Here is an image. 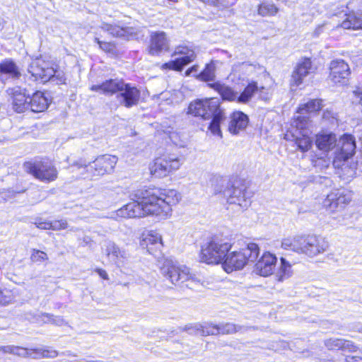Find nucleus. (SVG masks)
Masks as SVG:
<instances>
[{"instance_id":"nucleus-1","label":"nucleus","mask_w":362,"mask_h":362,"mask_svg":"<svg viewBox=\"0 0 362 362\" xmlns=\"http://www.w3.org/2000/svg\"><path fill=\"white\" fill-rule=\"evenodd\" d=\"M133 197V202L117 210V217L131 218L153 215L165 218L171 211L170 206L181 199L180 193L175 189L158 188L139 190Z\"/></svg>"},{"instance_id":"nucleus-2","label":"nucleus","mask_w":362,"mask_h":362,"mask_svg":"<svg viewBox=\"0 0 362 362\" xmlns=\"http://www.w3.org/2000/svg\"><path fill=\"white\" fill-rule=\"evenodd\" d=\"M160 269L163 277L175 286L197 289L201 285V280L190 272L189 268L173 259H165Z\"/></svg>"},{"instance_id":"nucleus-3","label":"nucleus","mask_w":362,"mask_h":362,"mask_svg":"<svg viewBox=\"0 0 362 362\" xmlns=\"http://www.w3.org/2000/svg\"><path fill=\"white\" fill-rule=\"evenodd\" d=\"M341 146L335 153L332 160V164L335 168L340 169L338 173L346 182H349L356 175V165L353 164L349 166L347 160L354 153L356 150L355 138L351 134H344L339 139Z\"/></svg>"},{"instance_id":"nucleus-4","label":"nucleus","mask_w":362,"mask_h":362,"mask_svg":"<svg viewBox=\"0 0 362 362\" xmlns=\"http://www.w3.org/2000/svg\"><path fill=\"white\" fill-rule=\"evenodd\" d=\"M259 255V247L255 243H250L239 251L226 252L222 262L223 269L227 273L240 270L249 262H255Z\"/></svg>"},{"instance_id":"nucleus-5","label":"nucleus","mask_w":362,"mask_h":362,"mask_svg":"<svg viewBox=\"0 0 362 362\" xmlns=\"http://www.w3.org/2000/svg\"><path fill=\"white\" fill-rule=\"evenodd\" d=\"M117 157L112 155H103L97 157L92 163L86 164L85 162L80 160L75 163V166L78 169L83 168L84 178H93L105 174H110L117 163Z\"/></svg>"},{"instance_id":"nucleus-6","label":"nucleus","mask_w":362,"mask_h":362,"mask_svg":"<svg viewBox=\"0 0 362 362\" xmlns=\"http://www.w3.org/2000/svg\"><path fill=\"white\" fill-rule=\"evenodd\" d=\"M230 247L229 243L214 238L202 247L199 255L200 261L209 264L222 262Z\"/></svg>"},{"instance_id":"nucleus-7","label":"nucleus","mask_w":362,"mask_h":362,"mask_svg":"<svg viewBox=\"0 0 362 362\" xmlns=\"http://www.w3.org/2000/svg\"><path fill=\"white\" fill-rule=\"evenodd\" d=\"M25 170L35 179L43 182H51L57 178L58 171L55 166L47 160H34L25 162Z\"/></svg>"},{"instance_id":"nucleus-8","label":"nucleus","mask_w":362,"mask_h":362,"mask_svg":"<svg viewBox=\"0 0 362 362\" xmlns=\"http://www.w3.org/2000/svg\"><path fill=\"white\" fill-rule=\"evenodd\" d=\"M315 239L305 236H293L284 238L281 247L285 250H292L298 253H303L308 257H313L317 252V246L315 245Z\"/></svg>"},{"instance_id":"nucleus-9","label":"nucleus","mask_w":362,"mask_h":362,"mask_svg":"<svg viewBox=\"0 0 362 362\" xmlns=\"http://www.w3.org/2000/svg\"><path fill=\"white\" fill-rule=\"evenodd\" d=\"M219 108V100L217 98L197 100L189 104L187 113L204 119H209Z\"/></svg>"},{"instance_id":"nucleus-10","label":"nucleus","mask_w":362,"mask_h":362,"mask_svg":"<svg viewBox=\"0 0 362 362\" xmlns=\"http://www.w3.org/2000/svg\"><path fill=\"white\" fill-rule=\"evenodd\" d=\"M352 197L353 192L348 189H334L326 194L322 204L327 209L334 211L338 209L344 208L351 201Z\"/></svg>"},{"instance_id":"nucleus-11","label":"nucleus","mask_w":362,"mask_h":362,"mask_svg":"<svg viewBox=\"0 0 362 362\" xmlns=\"http://www.w3.org/2000/svg\"><path fill=\"white\" fill-rule=\"evenodd\" d=\"M227 197L228 210L235 213H240L247 209L251 201L245 189L238 187H232L224 192Z\"/></svg>"},{"instance_id":"nucleus-12","label":"nucleus","mask_w":362,"mask_h":362,"mask_svg":"<svg viewBox=\"0 0 362 362\" xmlns=\"http://www.w3.org/2000/svg\"><path fill=\"white\" fill-rule=\"evenodd\" d=\"M242 327L232 323L222 324L220 325H196L194 327H186L185 330L190 334L202 336L216 335L218 334H230L240 331Z\"/></svg>"},{"instance_id":"nucleus-13","label":"nucleus","mask_w":362,"mask_h":362,"mask_svg":"<svg viewBox=\"0 0 362 362\" xmlns=\"http://www.w3.org/2000/svg\"><path fill=\"white\" fill-rule=\"evenodd\" d=\"M180 55L175 60H171L162 65L163 69H170L180 71L183 67L190 62H193L196 58V54L194 50L185 46H178L175 48L172 56Z\"/></svg>"},{"instance_id":"nucleus-14","label":"nucleus","mask_w":362,"mask_h":362,"mask_svg":"<svg viewBox=\"0 0 362 362\" xmlns=\"http://www.w3.org/2000/svg\"><path fill=\"white\" fill-rule=\"evenodd\" d=\"M0 351L4 354H13L22 357H31L33 358H54L58 355L57 351L52 349H28L11 345L0 346Z\"/></svg>"},{"instance_id":"nucleus-15","label":"nucleus","mask_w":362,"mask_h":362,"mask_svg":"<svg viewBox=\"0 0 362 362\" xmlns=\"http://www.w3.org/2000/svg\"><path fill=\"white\" fill-rule=\"evenodd\" d=\"M337 144L336 135L332 132L318 133V151H322L324 156H320L318 153V166L320 160L322 162V168L329 167L332 157L329 156V152L334 149Z\"/></svg>"},{"instance_id":"nucleus-16","label":"nucleus","mask_w":362,"mask_h":362,"mask_svg":"<svg viewBox=\"0 0 362 362\" xmlns=\"http://www.w3.org/2000/svg\"><path fill=\"white\" fill-rule=\"evenodd\" d=\"M35 81L40 80L42 83L49 81L53 74V67L49 62L40 58L33 59L28 69Z\"/></svg>"},{"instance_id":"nucleus-17","label":"nucleus","mask_w":362,"mask_h":362,"mask_svg":"<svg viewBox=\"0 0 362 362\" xmlns=\"http://www.w3.org/2000/svg\"><path fill=\"white\" fill-rule=\"evenodd\" d=\"M329 77L333 83L341 85L347 83L351 71L349 66L344 60H332L329 65Z\"/></svg>"},{"instance_id":"nucleus-18","label":"nucleus","mask_w":362,"mask_h":362,"mask_svg":"<svg viewBox=\"0 0 362 362\" xmlns=\"http://www.w3.org/2000/svg\"><path fill=\"white\" fill-rule=\"evenodd\" d=\"M140 98V91L129 83L124 84L119 93L117 95V101L121 105L129 108L136 105Z\"/></svg>"},{"instance_id":"nucleus-19","label":"nucleus","mask_w":362,"mask_h":362,"mask_svg":"<svg viewBox=\"0 0 362 362\" xmlns=\"http://www.w3.org/2000/svg\"><path fill=\"white\" fill-rule=\"evenodd\" d=\"M168 49L169 40L166 34L163 31L152 32L150 35L148 53L152 56H158Z\"/></svg>"},{"instance_id":"nucleus-20","label":"nucleus","mask_w":362,"mask_h":362,"mask_svg":"<svg viewBox=\"0 0 362 362\" xmlns=\"http://www.w3.org/2000/svg\"><path fill=\"white\" fill-rule=\"evenodd\" d=\"M13 110L18 112H24L29 110V94L25 88L17 86L10 90Z\"/></svg>"},{"instance_id":"nucleus-21","label":"nucleus","mask_w":362,"mask_h":362,"mask_svg":"<svg viewBox=\"0 0 362 362\" xmlns=\"http://www.w3.org/2000/svg\"><path fill=\"white\" fill-rule=\"evenodd\" d=\"M104 253L110 262L120 267L129 257V254L123 248H120L114 242L108 241L105 245Z\"/></svg>"},{"instance_id":"nucleus-22","label":"nucleus","mask_w":362,"mask_h":362,"mask_svg":"<svg viewBox=\"0 0 362 362\" xmlns=\"http://www.w3.org/2000/svg\"><path fill=\"white\" fill-rule=\"evenodd\" d=\"M276 257L270 252H264L260 259L256 262L253 272L262 276H268L273 274Z\"/></svg>"},{"instance_id":"nucleus-23","label":"nucleus","mask_w":362,"mask_h":362,"mask_svg":"<svg viewBox=\"0 0 362 362\" xmlns=\"http://www.w3.org/2000/svg\"><path fill=\"white\" fill-rule=\"evenodd\" d=\"M21 76L20 68L13 59L6 58L0 62V81L1 82L6 83L10 79L16 80Z\"/></svg>"},{"instance_id":"nucleus-24","label":"nucleus","mask_w":362,"mask_h":362,"mask_svg":"<svg viewBox=\"0 0 362 362\" xmlns=\"http://www.w3.org/2000/svg\"><path fill=\"white\" fill-rule=\"evenodd\" d=\"M141 246L146 248L147 251L153 255H156L157 252L163 247L161 235L156 231L151 230L146 235H144Z\"/></svg>"},{"instance_id":"nucleus-25","label":"nucleus","mask_w":362,"mask_h":362,"mask_svg":"<svg viewBox=\"0 0 362 362\" xmlns=\"http://www.w3.org/2000/svg\"><path fill=\"white\" fill-rule=\"evenodd\" d=\"M310 69L311 62L310 59L305 58L299 62L291 76V87H297L303 83V78L309 74Z\"/></svg>"},{"instance_id":"nucleus-26","label":"nucleus","mask_w":362,"mask_h":362,"mask_svg":"<svg viewBox=\"0 0 362 362\" xmlns=\"http://www.w3.org/2000/svg\"><path fill=\"white\" fill-rule=\"evenodd\" d=\"M124 82L122 79H110L103 82L100 85H93L90 87V90L102 93L106 95H112L119 93L121 88L124 87Z\"/></svg>"},{"instance_id":"nucleus-27","label":"nucleus","mask_w":362,"mask_h":362,"mask_svg":"<svg viewBox=\"0 0 362 362\" xmlns=\"http://www.w3.org/2000/svg\"><path fill=\"white\" fill-rule=\"evenodd\" d=\"M344 29H362V0L359 1L356 11L346 15V19L341 24Z\"/></svg>"},{"instance_id":"nucleus-28","label":"nucleus","mask_w":362,"mask_h":362,"mask_svg":"<svg viewBox=\"0 0 362 362\" xmlns=\"http://www.w3.org/2000/svg\"><path fill=\"white\" fill-rule=\"evenodd\" d=\"M45 94L40 91H37L29 96V110L34 112H41L47 110L49 102Z\"/></svg>"},{"instance_id":"nucleus-29","label":"nucleus","mask_w":362,"mask_h":362,"mask_svg":"<svg viewBox=\"0 0 362 362\" xmlns=\"http://www.w3.org/2000/svg\"><path fill=\"white\" fill-rule=\"evenodd\" d=\"M248 124L247 116L242 112H234L228 126V130L233 134H237L245 129Z\"/></svg>"},{"instance_id":"nucleus-30","label":"nucleus","mask_w":362,"mask_h":362,"mask_svg":"<svg viewBox=\"0 0 362 362\" xmlns=\"http://www.w3.org/2000/svg\"><path fill=\"white\" fill-rule=\"evenodd\" d=\"M315 100H314L300 106L298 110V113H299L300 115L296 117V127L300 129L305 127L307 122L305 119L306 117L304 115L310 114L313 112L315 113Z\"/></svg>"},{"instance_id":"nucleus-31","label":"nucleus","mask_w":362,"mask_h":362,"mask_svg":"<svg viewBox=\"0 0 362 362\" xmlns=\"http://www.w3.org/2000/svg\"><path fill=\"white\" fill-rule=\"evenodd\" d=\"M101 28L115 37H128L134 33V30L132 28H124L119 25H110L106 23H102Z\"/></svg>"},{"instance_id":"nucleus-32","label":"nucleus","mask_w":362,"mask_h":362,"mask_svg":"<svg viewBox=\"0 0 362 362\" xmlns=\"http://www.w3.org/2000/svg\"><path fill=\"white\" fill-rule=\"evenodd\" d=\"M208 86L217 91L223 100L228 101L238 100V93L234 92L229 86L219 82L209 83Z\"/></svg>"},{"instance_id":"nucleus-33","label":"nucleus","mask_w":362,"mask_h":362,"mask_svg":"<svg viewBox=\"0 0 362 362\" xmlns=\"http://www.w3.org/2000/svg\"><path fill=\"white\" fill-rule=\"evenodd\" d=\"M212 120L210 123L209 129L211 133L214 135L222 136L221 131L220 129V124L225 119L223 111L219 108L214 112V115L211 117Z\"/></svg>"},{"instance_id":"nucleus-34","label":"nucleus","mask_w":362,"mask_h":362,"mask_svg":"<svg viewBox=\"0 0 362 362\" xmlns=\"http://www.w3.org/2000/svg\"><path fill=\"white\" fill-rule=\"evenodd\" d=\"M163 163L168 167V172L170 174L177 170L181 165L180 160L174 154H164L160 156Z\"/></svg>"},{"instance_id":"nucleus-35","label":"nucleus","mask_w":362,"mask_h":362,"mask_svg":"<svg viewBox=\"0 0 362 362\" xmlns=\"http://www.w3.org/2000/svg\"><path fill=\"white\" fill-rule=\"evenodd\" d=\"M150 171L156 177H163L169 175L168 167L163 163L160 157L156 158L150 165Z\"/></svg>"},{"instance_id":"nucleus-36","label":"nucleus","mask_w":362,"mask_h":362,"mask_svg":"<svg viewBox=\"0 0 362 362\" xmlns=\"http://www.w3.org/2000/svg\"><path fill=\"white\" fill-rule=\"evenodd\" d=\"M219 63L218 61H211L206 65L205 69L199 74L197 77L204 81H213L215 78L216 64Z\"/></svg>"},{"instance_id":"nucleus-37","label":"nucleus","mask_w":362,"mask_h":362,"mask_svg":"<svg viewBox=\"0 0 362 362\" xmlns=\"http://www.w3.org/2000/svg\"><path fill=\"white\" fill-rule=\"evenodd\" d=\"M259 90L256 82L250 83L244 89L243 93L238 97V102L240 103H247L253 96L254 93Z\"/></svg>"},{"instance_id":"nucleus-38","label":"nucleus","mask_w":362,"mask_h":362,"mask_svg":"<svg viewBox=\"0 0 362 362\" xmlns=\"http://www.w3.org/2000/svg\"><path fill=\"white\" fill-rule=\"evenodd\" d=\"M278 11L279 8L272 1H264L258 7V13L262 16H272Z\"/></svg>"},{"instance_id":"nucleus-39","label":"nucleus","mask_w":362,"mask_h":362,"mask_svg":"<svg viewBox=\"0 0 362 362\" xmlns=\"http://www.w3.org/2000/svg\"><path fill=\"white\" fill-rule=\"evenodd\" d=\"M291 266L289 262H287L285 258L281 257L279 272L276 274L277 280L279 281H283L284 279L288 278L291 273Z\"/></svg>"},{"instance_id":"nucleus-40","label":"nucleus","mask_w":362,"mask_h":362,"mask_svg":"<svg viewBox=\"0 0 362 362\" xmlns=\"http://www.w3.org/2000/svg\"><path fill=\"white\" fill-rule=\"evenodd\" d=\"M199 1L216 7L220 10H223L230 7V4L228 0H199Z\"/></svg>"},{"instance_id":"nucleus-41","label":"nucleus","mask_w":362,"mask_h":362,"mask_svg":"<svg viewBox=\"0 0 362 362\" xmlns=\"http://www.w3.org/2000/svg\"><path fill=\"white\" fill-rule=\"evenodd\" d=\"M343 339L330 338L325 341V346L329 350H341Z\"/></svg>"},{"instance_id":"nucleus-42","label":"nucleus","mask_w":362,"mask_h":362,"mask_svg":"<svg viewBox=\"0 0 362 362\" xmlns=\"http://www.w3.org/2000/svg\"><path fill=\"white\" fill-rule=\"evenodd\" d=\"M311 143L310 139L305 136L296 139V144L302 151H307L310 148Z\"/></svg>"},{"instance_id":"nucleus-43","label":"nucleus","mask_w":362,"mask_h":362,"mask_svg":"<svg viewBox=\"0 0 362 362\" xmlns=\"http://www.w3.org/2000/svg\"><path fill=\"white\" fill-rule=\"evenodd\" d=\"M49 81H52L57 84H65L66 78L62 71L57 70L53 68V74Z\"/></svg>"},{"instance_id":"nucleus-44","label":"nucleus","mask_w":362,"mask_h":362,"mask_svg":"<svg viewBox=\"0 0 362 362\" xmlns=\"http://www.w3.org/2000/svg\"><path fill=\"white\" fill-rule=\"evenodd\" d=\"M42 320L45 323H52L57 325H62L64 322V320L60 317H54L49 314H42L41 315Z\"/></svg>"},{"instance_id":"nucleus-45","label":"nucleus","mask_w":362,"mask_h":362,"mask_svg":"<svg viewBox=\"0 0 362 362\" xmlns=\"http://www.w3.org/2000/svg\"><path fill=\"white\" fill-rule=\"evenodd\" d=\"M358 349V346L352 341L343 339L341 345L342 351L354 353L356 352Z\"/></svg>"},{"instance_id":"nucleus-46","label":"nucleus","mask_w":362,"mask_h":362,"mask_svg":"<svg viewBox=\"0 0 362 362\" xmlns=\"http://www.w3.org/2000/svg\"><path fill=\"white\" fill-rule=\"evenodd\" d=\"M30 258L33 262H42L47 259V254L42 251L33 250Z\"/></svg>"},{"instance_id":"nucleus-47","label":"nucleus","mask_w":362,"mask_h":362,"mask_svg":"<svg viewBox=\"0 0 362 362\" xmlns=\"http://www.w3.org/2000/svg\"><path fill=\"white\" fill-rule=\"evenodd\" d=\"M322 121H327L329 124H334L336 121L335 114L332 110H326L323 111L322 116Z\"/></svg>"},{"instance_id":"nucleus-48","label":"nucleus","mask_w":362,"mask_h":362,"mask_svg":"<svg viewBox=\"0 0 362 362\" xmlns=\"http://www.w3.org/2000/svg\"><path fill=\"white\" fill-rule=\"evenodd\" d=\"M67 228V223L66 220H59L51 221V230H58L65 229Z\"/></svg>"},{"instance_id":"nucleus-49","label":"nucleus","mask_w":362,"mask_h":362,"mask_svg":"<svg viewBox=\"0 0 362 362\" xmlns=\"http://www.w3.org/2000/svg\"><path fill=\"white\" fill-rule=\"evenodd\" d=\"M12 301V296L8 291L4 292L0 288V305H6Z\"/></svg>"},{"instance_id":"nucleus-50","label":"nucleus","mask_w":362,"mask_h":362,"mask_svg":"<svg viewBox=\"0 0 362 362\" xmlns=\"http://www.w3.org/2000/svg\"><path fill=\"white\" fill-rule=\"evenodd\" d=\"M332 185V180L324 176H320L318 177V188L322 189L323 187H329Z\"/></svg>"},{"instance_id":"nucleus-51","label":"nucleus","mask_w":362,"mask_h":362,"mask_svg":"<svg viewBox=\"0 0 362 362\" xmlns=\"http://www.w3.org/2000/svg\"><path fill=\"white\" fill-rule=\"evenodd\" d=\"M95 41L99 45L100 47L102 49H103L106 52H109L112 49V46L110 43L101 41L98 37L95 38Z\"/></svg>"},{"instance_id":"nucleus-52","label":"nucleus","mask_w":362,"mask_h":362,"mask_svg":"<svg viewBox=\"0 0 362 362\" xmlns=\"http://www.w3.org/2000/svg\"><path fill=\"white\" fill-rule=\"evenodd\" d=\"M36 226L40 229L49 230L51 229V221H42L41 220L36 221L35 223Z\"/></svg>"},{"instance_id":"nucleus-53","label":"nucleus","mask_w":362,"mask_h":362,"mask_svg":"<svg viewBox=\"0 0 362 362\" xmlns=\"http://www.w3.org/2000/svg\"><path fill=\"white\" fill-rule=\"evenodd\" d=\"M353 93L356 97L354 102L358 103L362 105V87H357Z\"/></svg>"},{"instance_id":"nucleus-54","label":"nucleus","mask_w":362,"mask_h":362,"mask_svg":"<svg viewBox=\"0 0 362 362\" xmlns=\"http://www.w3.org/2000/svg\"><path fill=\"white\" fill-rule=\"evenodd\" d=\"M95 272L98 274V275L103 279H108V274L106 271L103 269H96Z\"/></svg>"},{"instance_id":"nucleus-55","label":"nucleus","mask_w":362,"mask_h":362,"mask_svg":"<svg viewBox=\"0 0 362 362\" xmlns=\"http://www.w3.org/2000/svg\"><path fill=\"white\" fill-rule=\"evenodd\" d=\"M346 362H362V357L360 356H349L346 358Z\"/></svg>"},{"instance_id":"nucleus-56","label":"nucleus","mask_w":362,"mask_h":362,"mask_svg":"<svg viewBox=\"0 0 362 362\" xmlns=\"http://www.w3.org/2000/svg\"><path fill=\"white\" fill-rule=\"evenodd\" d=\"M198 71V66L197 65H194L193 66H192L191 68L188 69L186 72H185V74L186 76H189L192 73H197Z\"/></svg>"},{"instance_id":"nucleus-57","label":"nucleus","mask_w":362,"mask_h":362,"mask_svg":"<svg viewBox=\"0 0 362 362\" xmlns=\"http://www.w3.org/2000/svg\"><path fill=\"white\" fill-rule=\"evenodd\" d=\"M328 243L327 241L323 240L322 245L321 247L318 245V253L325 251L328 248Z\"/></svg>"},{"instance_id":"nucleus-58","label":"nucleus","mask_w":362,"mask_h":362,"mask_svg":"<svg viewBox=\"0 0 362 362\" xmlns=\"http://www.w3.org/2000/svg\"><path fill=\"white\" fill-rule=\"evenodd\" d=\"M354 329L359 333H362V324H357L354 326Z\"/></svg>"},{"instance_id":"nucleus-59","label":"nucleus","mask_w":362,"mask_h":362,"mask_svg":"<svg viewBox=\"0 0 362 362\" xmlns=\"http://www.w3.org/2000/svg\"><path fill=\"white\" fill-rule=\"evenodd\" d=\"M240 65L241 66H243V67H247V66H251V64H248V63H247V62H243V63H242V64H240Z\"/></svg>"},{"instance_id":"nucleus-60","label":"nucleus","mask_w":362,"mask_h":362,"mask_svg":"<svg viewBox=\"0 0 362 362\" xmlns=\"http://www.w3.org/2000/svg\"><path fill=\"white\" fill-rule=\"evenodd\" d=\"M317 105H318V113L320 112V111L321 110V101L318 99V103H317Z\"/></svg>"},{"instance_id":"nucleus-61","label":"nucleus","mask_w":362,"mask_h":362,"mask_svg":"<svg viewBox=\"0 0 362 362\" xmlns=\"http://www.w3.org/2000/svg\"><path fill=\"white\" fill-rule=\"evenodd\" d=\"M354 2H350V3L348 4V8H351L354 6Z\"/></svg>"},{"instance_id":"nucleus-62","label":"nucleus","mask_w":362,"mask_h":362,"mask_svg":"<svg viewBox=\"0 0 362 362\" xmlns=\"http://www.w3.org/2000/svg\"><path fill=\"white\" fill-rule=\"evenodd\" d=\"M329 362H334V361H329Z\"/></svg>"}]
</instances>
